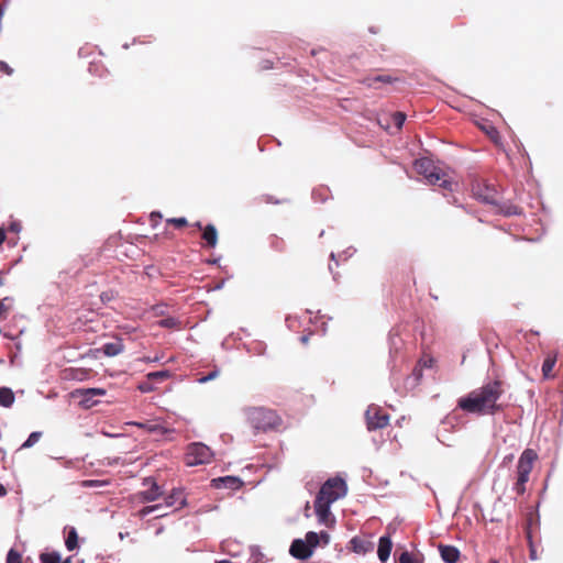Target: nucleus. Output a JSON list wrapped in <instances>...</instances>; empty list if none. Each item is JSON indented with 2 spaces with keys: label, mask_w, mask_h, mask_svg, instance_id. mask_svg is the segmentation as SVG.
Here are the masks:
<instances>
[{
  "label": "nucleus",
  "mask_w": 563,
  "mask_h": 563,
  "mask_svg": "<svg viewBox=\"0 0 563 563\" xmlns=\"http://www.w3.org/2000/svg\"><path fill=\"white\" fill-rule=\"evenodd\" d=\"M501 395L500 384L492 382L487 385L472 391L467 397L461 398L460 407L468 412L474 413H493L498 410L497 400Z\"/></svg>",
  "instance_id": "nucleus-1"
},
{
  "label": "nucleus",
  "mask_w": 563,
  "mask_h": 563,
  "mask_svg": "<svg viewBox=\"0 0 563 563\" xmlns=\"http://www.w3.org/2000/svg\"><path fill=\"white\" fill-rule=\"evenodd\" d=\"M346 483L340 477L329 478L320 488L314 501V510L319 521L329 527L334 522L330 506L346 495Z\"/></svg>",
  "instance_id": "nucleus-2"
},
{
  "label": "nucleus",
  "mask_w": 563,
  "mask_h": 563,
  "mask_svg": "<svg viewBox=\"0 0 563 563\" xmlns=\"http://www.w3.org/2000/svg\"><path fill=\"white\" fill-rule=\"evenodd\" d=\"M252 422L257 430L267 431L279 426L280 419L274 411L260 408L253 411Z\"/></svg>",
  "instance_id": "nucleus-3"
},
{
  "label": "nucleus",
  "mask_w": 563,
  "mask_h": 563,
  "mask_svg": "<svg viewBox=\"0 0 563 563\" xmlns=\"http://www.w3.org/2000/svg\"><path fill=\"white\" fill-rule=\"evenodd\" d=\"M212 457L211 450L202 443H192L188 446L186 463L188 466L209 463Z\"/></svg>",
  "instance_id": "nucleus-4"
},
{
  "label": "nucleus",
  "mask_w": 563,
  "mask_h": 563,
  "mask_svg": "<svg viewBox=\"0 0 563 563\" xmlns=\"http://www.w3.org/2000/svg\"><path fill=\"white\" fill-rule=\"evenodd\" d=\"M106 395V390L102 388H89V389H76L71 393L73 398L79 399V405L89 409L98 404L96 397Z\"/></svg>",
  "instance_id": "nucleus-5"
},
{
  "label": "nucleus",
  "mask_w": 563,
  "mask_h": 563,
  "mask_svg": "<svg viewBox=\"0 0 563 563\" xmlns=\"http://www.w3.org/2000/svg\"><path fill=\"white\" fill-rule=\"evenodd\" d=\"M536 459L537 454L533 450L527 449L522 452L517 465L518 476L521 477V482H528Z\"/></svg>",
  "instance_id": "nucleus-6"
},
{
  "label": "nucleus",
  "mask_w": 563,
  "mask_h": 563,
  "mask_svg": "<svg viewBox=\"0 0 563 563\" xmlns=\"http://www.w3.org/2000/svg\"><path fill=\"white\" fill-rule=\"evenodd\" d=\"M366 419L369 430L384 428L387 424V416H379L376 407H369L367 409Z\"/></svg>",
  "instance_id": "nucleus-7"
},
{
  "label": "nucleus",
  "mask_w": 563,
  "mask_h": 563,
  "mask_svg": "<svg viewBox=\"0 0 563 563\" xmlns=\"http://www.w3.org/2000/svg\"><path fill=\"white\" fill-rule=\"evenodd\" d=\"M143 485L148 487L147 489H145L141 493V497H142L143 501H147V503L155 501L161 497L162 490L154 479L146 478L144 481Z\"/></svg>",
  "instance_id": "nucleus-8"
},
{
  "label": "nucleus",
  "mask_w": 563,
  "mask_h": 563,
  "mask_svg": "<svg viewBox=\"0 0 563 563\" xmlns=\"http://www.w3.org/2000/svg\"><path fill=\"white\" fill-rule=\"evenodd\" d=\"M214 488L238 489L242 486V481L235 476L218 477L211 481Z\"/></svg>",
  "instance_id": "nucleus-9"
},
{
  "label": "nucleus",
  "mask_w": 563,
  "mask_h": 563,
  "mask_svg": "<svg viewBox=\"0 0 563 563\" xmlns=\"http://www.w3.org/2000/svg\"><path fill=\"white\" fill-rule=\"evenodd\" d=\"M311 552V548L302 540H295L290 547V554L298 559H307Z\"/></svg>",
  "instance_id": "nucleus-10"
},
{
  "label": "nucleus",
  "mask_w": 563,
  "mask_h": 563,
  "mask_svg": "<svg viewBox=\"0 0 563 563\" xmlns=\"http://www.w3.org/2000/svg\"><path fill=\"white\" fill-rule=\"evenodd\" d=\"M164 504L166 508L179 509L185 506L186 500L183 496L181 490H173L165 499Z\"/></svg>",
  "instance_id": "nucleus-11"
},
{
  "label": "nucleus",
  "mask_w": 563,
  "mask_h": 563,
  "mask_svg": "<svg viewBox=\"0 0 563 563\" xmlns=\"http://www.w3.org/2000/svg\"><path fill=\"white\" fill-rule=\"evenodd\" d=\"M155 324L169 330H180L183 329L184 322L176 316L167 314L166 317L157 320Z\"/></svg>",
  "instance_id": "nucleus-12"
},
{
  "label": "nucleus",
  "mask_w": 563,
  "mask_h": 563,
  "mask_svg": "<svg viewBox=\"0 0 563 563\" xmlns=\"http://www.w3.org/2000/svg\"><path fill=\"white\" fill-rule=\"evenodd\" d=\"M441 558L446 563H456L460 558V551L452 545H440Z\"/></svg>",
  "instance_id": "nucleus-13"
},
{
  "label": "nucleus",
  "mask_w": 563,
  "mask_h": 563,
  "mask_svg": "<svg viewBox=\"0 0 563 563\" xmlns=\"http://www.w3.org/2000/svg\"><path fill=\"white\" fill-rule=\"evenodd\" d=\"M352 548L356 553H367L373 552L375 549V544L373 541L363 539V538H354L351 541Z\"/></svg>",
  "instance_id": "nucleus-14"
},
{
  "label": "nucleus",
  "mask_w": 563,
  "mask_h": 563,
  "mask_svg": "<svg viewBox=\"0 0 563 563\" xmlns=\"http://www.w3.org/2000/svg\"><path fill=\"white\" fill-rule=\"evenodd\" d=\"M202 240L206 246L213 249L218 243V231L213 224H208L203 228Z\"/></svg>",
  "instance_id": "nucleus-15"
},
{
  "label": "nucleus",
  "mask_w": 563,
  "mask_h": 563,
  "mask_svg": "<svg viewBox=\"0 0 563 563\" xmlns=\"http://www.w3.org/2000/svg\"><path fill=\"white\" fill-rule=\"evenodd\" d=\"M435 363V358L432 354H422V356L419 358L417 367L415 369V374L417 376H421L422 371L424 368H431L433 364Z\"/></svg>",
  "instance_id": "nucleus-16"
},
{
  "label": "nucleus",
  "mask_w": 563,
  "mask_h": 563,
  "mask_svg": "<svg viewBox=\"0 0 563 563\" xmlns=\"http://www.w3.org/2000/svg\"><path fill=\"white\" fill-rule=\"evenodd\" d=\"M14 402V394L10 388H0V405L3 407H10Z\"/></svg>",
  "instance_id": "nucleus-17"
},
{
  "label": "nucleus",
  "mask_w": 563,
  "mask_h": 563,
  "mask_svg": "<svg viewBox=\"0 0 563 563\" xmlns=\"http://www.w3.org/2000/svg\"><path fill=\"white\" fill-rule=\"evenodd\" d=\"M556 358L554 356H549L544 360L542 365V374L545 379L554 377L552 374L553 367L555 366Z\"/></svg>",
  "instance_id": "nucleus-18"
},
{
  "label": "nucleus",
  "mask_w": 563,
  "mask_h": 563,
  "mask_svg": "<svg viewBox=\"0 0 563 563\" xmlns=\"http://www.w3.org/2000/svg\"><path fill=\"white\" fill-rule=\"evenodd\" d=\"M13 309V298L4 297L0 300V319H5Z\"/></svg>",
  "instance_id": "nucleus-19"
},
{
  "label": "nucleus",
  "mask_w": 563,
  "mask_h": 563,
  "mask_svg": "<svg viewBox=\"0 0 563 563\" xmlns=\"http://www.w3.org/2000/svg\"><path fill=\"white\" fill-rule=\"evenodd\" d=\"M377 554L382 563L387 561V536H382L379 538Z\"/></svg>",
  "instance_id": "nucleus-20"
},
{
  "label": "nucleus",
  "mask_w": 563,
  "mask_h": 563,
  "mask_svg": "<svg viewBox=\"0 0 563 563\" xmlns=\"http://www.w3.org/2000/svg\"><path fill=\"white\" fill-rule=\"evenodd\" d=\"M257 200H258L260 203H273V205L285 203L287 201L284 198L283 199H278V198H275L274 196L268 195V194L261 195L257 198Z\"/></svg>",
  "instance_id": "nucleus-21"
},
{
  "label": "nucleus",
  "mask_w": 563,
  "mask_h": 563,
  "mask_svg": "<svg viewBox=\"0 0 563 563\" xmlns=\"http://www.w3.org/2000/svg\"><path fill=\"white\" fill-rule=\"evenodd\" d=\"M271 246L277 251V252H284L285 251V242L282 238L277 235H272L269 238Z\"/></svg>",
  "instance_id": "nucleus-22"
},
{
  "label": "nucleus",
  "mask_w": 563,
  "mask_h": 563,
  "mask_svg": "<svg viewBox=\"0 0 563 563\" xmlns=\"http://www.w3.org/2000/svg\"><path fill=\"white\" fill-rule=\"evenodd\" d=\"M65 544L69 551H73L77 547V533L74 529L69 532Z\"/></svg>",
  "instance_id": "nucleus-23"
},
{
  "label": "nucleus",
  "mask_w": 563,
  "mask_h": 563,
  "mask_svg": "<svg viewBox=\"0 0 563 563\" xmlns=\"http://www.w3.org/2000/svg\"><path fill=\"white\" fill-rule=\"evenodd\" d=\"M167 309L165 305H155L152 307L151 311L155 317L164 318L168 314Z\"/></svg>",
  "instance_id": "nucleus-24"
},
{
  "label": "nucleus",
  "mask_w": 563,
  "mask_h": 563,
  "mask_svg": "<svg viewBox=\"0 0 563 563\" xmlns=\"http://www.w3.org/2000/svg\"><path fill=\"white\" fill-rule=\"evenodd\" d=\"M396 563H418L416 559L407 551L400 553L398 558L395 559Z\"/></svg>",
  "instance_id": "nucleus-25"
},
{
  "label": "nucleus",
  "mask_w": 563,
  "mask_h": 563,
  "mask_svg": "<svg viewBox=\"0 0 563 563\" xmlns=\"http://www.w3.org/2000/svg\"><path fill=\"white\" fill-rule=\"evenodd\" d=\"M124 349V346L118 341L113 343H108L102 347V352L109 353V352H121Z\"/></svg>",
  "instance_id": "nucleus-26"
},
{
  "label": "nucleus",
  "mask_w": 563,
  "mask_h": 563,
  "mask_svg": "<svg viewBox=\"0 0 563 563\" xmlns=\"http://www.w3.org/2000/svg\"><path fill=\"white\" fill-rule=\"evenodd\" d=\"M41 435V432H32L27 440L22 444V449L31 448L34 445L40 440Z\"/></svg>",
  "instance_id": "nucleus-27"
},
{
  "label": "nucleus",
  "mask_w": 563,
  "mask_h": 563,
  "mask_svg": "<svg viewBox=\"0 0 563 563\" xmlns=\"http://www.w3.org/2000/svg\"><path fill=\"white\" fill-rule=\"evenodd\" d=\"M167 223L178 229H181L188 224L186 218H170L167 219Z\"/></svg>",
  "instance_id": "nucleus-28"
},
{
  "label": "nucleus",
  "mask_w": 563,
  "mask_h": 563,
  "mask_svg": "<svg viewBox=\"0 0 563 563\" xmlns=\"http://www.w3.org/2000/svg\"><path fill=\"white\" fill-rule=\"evenodd\" d=\"M7 563H22L20 553L11 549L7 555Z\"/></svg>",
  "instance_id": "nucleus-29"
},
{
  "label": "nucleus",
  "mask_w": 563,
  "mask_h": 563,
  "mask_svg": "<svg viewBox=\"0 0 563 563\" xmlns=\"http://www.w3.org/2000/svg\"><path fill=\"white\" fill-rule=\"evenodd\" d=\"M163 507L162 504H156V505H153V506H147V507H144L143 509L140 510V517H145L158 509H161Z\"/></svg>",
  "instance_id": "nucleus-30"
},
{
  "label": "nucleus",
  "mask_w": 563,
  "mask_h": 563,
  "mask_svg": "<svg viewBox=\"0 0 563 563\" xmlns=\"http://www.w3.org/2000/svg\"><path fill=\"white\" fill-rule=\"evenodd\" d=\"M306 540L309 547H316L319 542V538L316 532H308L306 536Z\"/></svg>",
  "instance_id": "nucleus-31"
},
{
  "label": "nucleus",
  "mask_w": 563,
  "mask_h": 563,
  "mask_svg": "<svg viewBox=\"0 0 563 563\" xmlns=\"http://www.w3.org/2000/svg\"><path fill=\"white\" fill-rule=\"evenodd\" d=\"M107 483L103 481H84L81 482V486L89 488V487H101L104 486Z\"/></svg>",
  "instance_id": "nucleus-32"
},
{
  "label": "nucleus",
  "mask_w": 563,
  "mask_h": 563,
  "mask_svg": "<svg viewBox=\"0 0 563 563\" xmlns=\"http://www.w3.org/2000/svg\"><path fill=\"white\" fill-rule=\"evenodd\" d=\"M167 376H168V372H166V371L153 372L147 375L148 379H156V378L163 379V378H166Z\"/></svg>",
  "instance_id": "nucleus-33"
},
{
  "label": "nucleus",
  "mask_w": 563,
  "mask_h": 563,
  "mask_svg": "<svg viewBox=\"0 0 563 563\" xmlns=\"http://www.w3.org/2000/svg\"><path fill=\"white\" fill-rule=\"evenodd\" d=\"M219 375V371L214 369L209 375L198 378V382L203 384L207 383L213 378H216Z\"/></svg>",
  "instance_id": "nucleus-34"
},
{
  "label": "nucleus",
  "mask_w": 563,
  "mask_h": 563,
  "mask_svg": "<svg viewBox=\"0 0 563 563\" xmlns=\"http://www.w3.org/2000/svg\"><path fill=\"white\" fill-rule=\"evenodd\" d=\"M527 482H521V477L518 476L517 483L515 484L514 489L517 492V494H523L525 493V485Z\"/></svg>",
  "instance_id": "nucleus-35"
},
{
  "label": "nucleus",
  "mask_w": 563,
  "mask_h": 563,
  "mask_svg": "<svg viewBox=\"0 0 563 563\" xmlns=\"http://www.w3.org/2000/svg\"><path fill=\"white\" fill-rule=\"evenodd\" d=\"M12 71V68L5 62L0 60V73L11 75Z\"/></svg>",
  "instance_id": "nucleus-36"
},
{
  "label": "nucleus",
  "mask_w": 563,
  "mask_h": 563,
  "mask_svg": "<svg viewBox=\"0 0 563 563\" xmlns=\"http://www.w3.org/2000/svg\"><path fill=\"white\" fill-rule=\"evenodd\" d=\"M139 389L143 393H148L153 390V386L150 383H143L139 386Z\"/></svg>",
  "instance_id": "nucleus-37"
},
{
  "label": "nucleus",
  "mask_w": 563,
  "mask_h": 563,
  "mask_svg": "<svg viewBox=\"0 0 563 563\" xmlns=\"http://www.w3.org/2000/svg\"><path fill=\"white\" fill-rule=\"evenodd\" d=\"M161 219V214L158 212H152L151 213V222L152 225L155 227L157 221Z\"/></svg>",
  "instance_id": "nucleus-38"
},
{
  "label": "nucleus",
  "mask_w": 563,
  "mask_h": 563,
  "mask_svg": "<svg viewBox=\"0 0 563 563\" xmlns=\"http://www.w3.org/2000/svg\"><path fill=\"white\" fill-rule=\"evenodd\" d=\"M163 507L158 510H156L155 512L157 514L156 517H163V516H166L167 515V511H165L167 508L165 507V504H162Z\"/></svg>",
  "instance_id": "nucleus-39"
},
{
  "label": "nucleus",
  "mask_w": 563,
  "mask_h": 563,
  "mask_svg": "<svg viewBox=\"0 0 563 563\" xmlns=\"http://www.w3.org/2000/svg\"><path fill=\"white\" fill-rule=\"evenodd\" d=\"M137 426H140V427H144V424H141V423H137ZM145 428H146L148 431H151V432L156 431V430L158 429V427H157L156 424H148V426H145Z\"/></svg>",
  "instance_id": "nucleus-40"
},
{
  "label": "nucleus",
  "mask_w": 563,
  "mask_h": 563,
  "mask_svg": "<svg viewBox=\"0 0 563 563\" xmlns=\"http://www.w3.org/2000/svg\"><path fill=\"white\" fill-rule=\"evenodd\" d=\"M10 230L18 233L21 230V224L20 223H12L10 225Z\"/></svg>",
  "instance_id": "nucleus-41"
},
{
  "label": "nucleus",
  "mask_w": 563,
  "mask_h": 563,
  "mask_svg": "<svg viewBox=\"0 0 563 563\" xmlns=\"http://www.w3.org/2000/svg\"><path fill=\"white\" fill-rule=\"evenodd\" d=\"M313 335H314L313 333H309L308 335H302V336H300V341L305 344V343H307V342H308V340H309L310 338H312Z\"/></svg>",
  "instance_id": "nucleus-42"
},
{
  "label": "nucleus",
  "mask_w": 563,
  "mask_h": 563,
  "mask_svg": "<svg viewBox=\"0 0 563 563\" xmlns=\"http://www.w3.org/2000/svg\"><path fill=\"white\" fill-rule=\"evenodd\" d=\"M5 240V233L2 229H0V245L4 242Z\"/></svg>",
  "instance_id": "nucleus-43"
},
{
  "label": "nucleus",
  "mask_w": 563,
  "mask_h": 563,
  "mask_svg": "<svg viewBox=\"0 0 563 563\" xmlns=\"http://www.w3.org/2000/svg\"><path fill=\"white\" fill-rule=\"evenodd\" d=\"M7 494V489L3 485H0V496H4Z\"/></svg>",
  "instance_id": "nucleus-44"
},
{
  "label": "nucleus",
  "mask_w": 563,
  "mask_h": 563,
  "mask_svg": "<svg viewBox=\"0 0 563 563\" xmlns=\"http://www.w3.org/2000/svg\"><path fill=\"white\" fill-rule=\"evenodd\" d=\"M4 285L3 272H0V287Z\"/></svg>",
  "instance_id": "nucleus-45"
},
{
  "label": "nucleus",
  "mask_w": 563,
  "mask_h": 563,
  "mask_svg": "<svg viewBox=\"0 0 563 563\" xmlns=\"http://www.w3.org/2000/svg\"><path fill=\"white\" fill-rule=\"evenodd\" d=\"M194 225H195L197 229H199V230H202V231H203V228H205V227H202V224H201L200 222H196Z\"/></svg>",
  "instance_id": "nucleus-46"
},
{
  "label": "nucleus",
  "mask_w": 563,
  "mask_h": 563,
  "mask_svg": "<svg viewBox=\"0 0 563 563\" xmlns=\"http://www.w3.org/2000/svg\"><path fill=\"white\" fill-rule=\"evenodd\" d=\"M309 508H310V507H309V503H307V505H306V516H307V517L309 516V514H308Z\"/></svg>",
  "instance_id": "nucleus-47"
},
{
  "label": "nucleus",
  "mask_w": 563,
  "mask_h": 563,
  "mask_svg": "<svg viewBox=\"0 0 563 563\" xmlns=\"http://www.w3.org/2000/svg\"><path fill=\"white\" fill-rule=\"evenodd\" d=\"M88 352H89V353H92V352H99V349H90Z\"/></svg>",
  "instance_id": "nucleus-48"
},
{
  "label": "nucleus",
  "mask_w": 563,
  "mask_h": 563,
  "mask_svg": "<svg viewBox=\"0 0 563 563\" xmlns=\"http://www.w3.org/2000/svg\"><path fill=\"white\" fill-rule=\"evenodd\" d=\"M217 563H231V562H230V561H228V560H223V561H219V562H217Z\"/></svg>",
  "instance_id": "nucleus-49"
},
{
  "label": "nucleus",
  "mask_w": 563,
  "mask_h": 563,
  "mask_svg": "<svg viewBox=\"0 0 563 563\" xmlns=\"http://www.w3.org/2000/svg\"><path fill=\"white\" fill-rule=\"evenodd\" d=\"M375 80H376V81H382V80H384V79H383V77H377Z\"/></svg>",
  "instance_id": "nucleus-50"
},
{
  "label": "nucleus",
  "mask_w": 563,
  "mask_h": 563,
  "mask_svg": "<svg viewBox=\"0 0 563 563\" xmlns=\"http://www.w3.org/2000/svg\"><path fill=\"white\" fill-rule=\"evenodd\" d=\"M334 258H335L334 253H331V260H334Z\"/></svg>",
  "instance_id": "nucleus-51"
},
{
  "label": "nucleus",
  "mask_w": 563,
  "mask_h": 563,
  "mask_svg": "<svg viewBox=\"0 0 563 563\" xmlns=\"http://www.w3.org/2000/svg\"><path fill=\"white\" fill-rule=\"evenodd\" d=\"M388 547H389V552L391 551V542L389 541L388 543Z\"/></svg>",
  "instance_id": "nucleus-52"
}]
</instances>
